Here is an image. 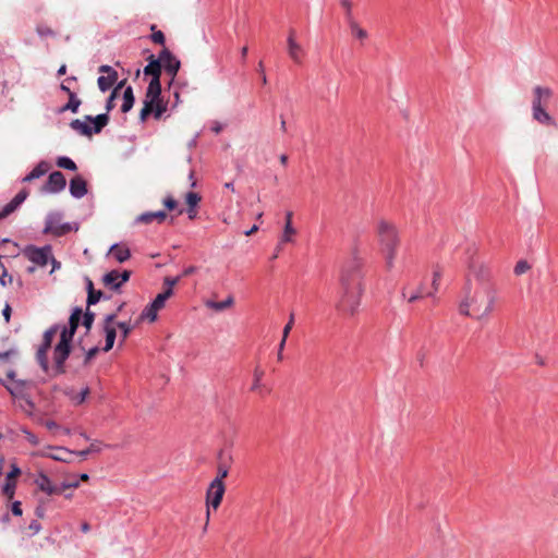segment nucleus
<instances>
[{
	"mask_svg": "<svg viewBox=\"0 0 558 558\" xmlns=\"http://www.w3.org/2000/svg\"><path fill=\"white\" fill-rule=\"evenodd\" d=\"M363 264V259L354 253L340 270L339 293L335 307L345 317H354L361 306L364 293Z\"/></svg>",
	"mask_w": 558,
	"mask_h": 558,
	"instance_id": "obj_1",
	"label": "nucleus"
},
{
	"mask_svg": "<svg viewBox=\"0 0 558 558\" xmlns=\"http://www.w3.org/2000/svg\"><path fill=\"white\" fill-rule=\"evenodd\" d=\"M496 301L497 290L495 286H473V280L468 279L458 310L463 316L481 320L492 314Z\"/></svg>",
	"mask_w": 558,
	"mask_h": 558,
	"instance_id": "obj_2",
	"label": "nucleus"
},
{
	"mask_svg": "<svg viewBox=\"0 0 558 558\" xmlns=\"http://www.w3.org/2000/svg\"><path fill=\"white\" fill-rule=\"evenodd\" d=\"M377 239L386 268L390 271L395 267L400 245V235L396 225L387 220H379L377 223Z\"/></svg>",
	"mask_w": 558,
	"mask_h": 558,
	"instance_id": "obj_3",
	"label": "nucleus"
},
{
	"mask_svg": "<svg viewBox=\"0 0 558 558\" xmlns=\"http://www.w3.org/2000/svg\"><path fill=\"white\" fill-rule=\"evenodd\" d=\"M82 318V310L75 308L69 319V327H63L60 341L53 351L54 371L57 374L64 373V362L70 354V343Z\"/></svg>",
	"mask_w": 558,
	"mask_h": 558,
	"instance_id": "obj_4",
	"label": "nucleus"
},
{
	"mask_svg": "<svg viewBox=\"0 0 558 558\" xmlns=\"http://www.w3.org/2000/svg\"><path fill=\"white\" fill-rule=\"evenodd\" d=\"M553 90L546 86H535L532 90V117L542 125L556 126L555 119L546 111L551 97Z\"/></svg>",
	"mask_w": 558,
	"mask_h": 558,
	"instance_id": "obj_5",
	"label": "nucleus"
},
{
	"mask_svg": "<svg viewBox=\"0 0 558 558\" xmlns=\"http://www.w3.org/2000/svg\"><path fill=\"white\" fill-rule=\"evenodd\" d=\"M109 117L107 113H100L96 117L85 116L84 120H72L70 126L73 131L84 136H92L94 133H100L108 124Z\"/></svg>",
	"mask_w": 558,
	"mask_h": 558,
	"instance_id": "obj_6",
	"label": "nucleus"
},
{
	"mask_svg": "<svg viewBox=\"0 0 558 558\" xmlns=\"http://www.w3.org/2000/svg\"><path fill=\"white\" fill-rule=\"evenodd\" d=\"M226 492V486L223 482L219 481H211L207 490H206V524H208L209 517H210V508L214 510L218 509L220 506L223 495ZM207 525H205L206 527Z\"/></svg>",
	"mask_w": 558,
	"mask_h": 558,
	"instance_id": "obj_7",
	"label": "nucleus"
},
{
	"mask_svg": "<svg viewBox=\"0 0 558 558\" xmlns=\"http://www.w3.org/2000/svg\"><path fill=\"white\" fill-rule=\"evenodd\" d=\"M72 230H77V228H73L71 223H62V215L60 213L52 211L47 215L44 228L45 234L62 236Z\"/></svg>",
	"mask_w": 558,
	"mask_h": 558,
	"instance_id": "obj_8",
	"label": "nucleus"
},
{
	"mask_svg": "<svg viewBox=\"0 0 558 558\" xmlns=\"http://www.w3.org/2000/svg\"><path fill=\"white\" fill-rule=\"evenodd\" d=\"M468 279L473 280V286H495L489 266L476 260L470 264V276Z\"/></svg>",
	"mask_w": 558,
	"mask_h": 558,
	"instance_id": "obj_9",
	"label": "nucleus"
},
{
	"mask_svg": "<svg viewBox=\"0 0 558 558\" xmlns=\"http://www.w3.org/2000/svg\"><path fill=\"white\" fill-rule=\"evenodd\" d=\"M52 247L50 245H45L43 247H37L35 245H27L23 250L24 256L32 262L34 265L39 267H45L50 258H51Z\"/></svg>",
	"mask_w": 558,
	"mask_h": 558,
	"instance_id": "obj_10",
	"label": "nucleus"
},
{
	"mask_svg": "<svg viewBox=\"0 0 558 558\" xmlns=\"http://www.w3.org/2000/svg\"><path fill=\"white\" fill-rule=\"evenodd\" d=\"M158 61L160 62L161 70H165V72L170 76V82H172L177 76L181 65L178 58L173 56L167 48H165L159 53Z\"/></svg>",
	"mask_w": 558,
	"mask_h": 558,
	"instance_id": "obj_11",
	"label": "nucleus"
},
{
	"mask_svg": "<svg viewBox=\"0 0 558 558\" xmlns=\"http://www.w3.org/2000/svg\"><path fill=\"white\" fill-rule=\"evenodd\" d=\"M11 395L14 397L16 405L29 417L36 420L37 423H43L41 418L35 417L34 409L35 403L29 399V397L23 393L22 390L17 388L10 389Z\"/></svg>",
	"mask_w": 558,
	"mask_h": 558,
	"instance_id": "obj_12",
	"label": "nucleus"
},
{
	"mask_svg": "<svg viewBox=\"0 0 558 558\" xmlns=\"http://www.w3.org/2000/svg\"><path fill=\"white\" fill-rule=\"evenodd\" d=\"M66 185L65 177L60 171L50 173L46 184L43 186V193L56 194L64 190Z\"/></svg>",
	"mask_w": 558,
	"mask_h": 558,
	"instance_id": "obj_13",
	"label": "nucleus"
},
{
	"mask_svg": "<svg viewBox=\"0 0 558 558\" xmlns=\"http://www.w3.org/2000/svg\"><path fill=\"white\" fill-rule=\"evenodd\" d=\"M292 217H293L292 211L286 213V223H284L282 234L279 238L277 251L280 250L281 245H283L286 243H292L294 241V236L296 235V229L292 225Z\"/></svg>",
	"mask_w": 558,
	"mask_h": 558,
	"instance_id": "obj_14",
	"label": "nucleus"
},
{
	"mask_svg": "<svg viewBox=\"0 0 558 558\" xmlns=\"http://www.w3.org/2000/svg\"><path fill=\"white\" fill-rule=\"evenodd\" d=\"M28 192L26 190L20 191L11 202L4 205L0 210V220L7 218L14 213L17 207L27 198Z\"/></svg>",
	"mask_w": 558,
	"mask_h": 558,
	"instance_id": "obj_15",
	"label": "nucleus"
},
{
	"mask_svg": "<svg viewBox=\"0 0 558 558\" xmlns=\"http://www.w3.org/2000/svg\"><path fill=\"white\" fill-rule=\"evenodd\" d=\"M49 449H53V453H49L47 450H41L37 454L40 457H47L56 461L70 463L71 459L70 456L74 454V451L69 450L64 447H48Z\"/></svg>",
	"mask_w": 558,
	"mask_h": 558,
	"instance_id": "obj_16",
	"label": "nucleus"
},
{
	"mask_svg": "<svg viewBox=\"0 0 558 558\" xmlns=\"http://www.w3.org/2000/svg\"><path fill=\"white\" fill-rule=\"evenodd\" d=\"M61 90L65 92L69 96V101L59 109V112H65L71 111L73 113H76L78 111V108L82 104L81 99L77 97V95L70 89V87H66L64 83L60 85Z\"/></svg>",
	"mask_w": 558,
	"mask_h": 558,
	"instance_id": "obj_17",
	"label": "nucleus"
},
{
	"mask_svg": "<svg viewBox=\"0 0 558 558\" xmlns=\"http://www.w3.org/2000/svg\"><path fill=\"white\" fill-rule=\"evenodd\" d=\"M35 484L37 487L46 493L47 495H57L61 494L60 486H56L51 480L44 473H40L37 478L35 480Z\"/></svg>",
	"mask_w": 558,
	"mask_h": 558,
	"instance_id": "obj_18",
	"label": "nucleus"
},
{
	"mask_svg": "<svg viewBox=\"0 0 558 558\" xmlns=\"http://www.w3.org/2000/svg\"><path fill=\"white\" fill-rule=\"evenodd\" d=\"M428 290L425 289L424 283H421L416 289H410L409 287H404L401 291V295L409 303H414L426 296V292Z\"/></svg>",
	"mask_w": 558,
	"mask_h": 558,
	"instance_id": "obj_19",
	"label": "nucleus"
},
{
	"mask_svg": "<svg viewBox=\"0 0 558 558\" xmlns=\"http://www.w3.org/2000/svg\"><path fill=\"white\" fill-rule=\"evenodd\" d=\"M287 51H288V56L294 63H296V64L302 63V58L304 56V49L296 40L287 38Z\"/></svg>",
	"mask_w": 558,
	"mask_h": 558,
	"instance_id": "obj_20",
	"label": "nucleus"
},
{
	"mask_svg": "<svg viewBox=\"0 0 558 558\" xmlns=\"http://www.w3.org/2000/svg\"><path fill=\"white\" fill-rule=\"evenodd\" d=\"M160 94H161L160 80H158V77H151V80L148 84L147 90H146L145 101H148L149 104L155 105V102L158 99H160Z\"/></svg>",
	"mask_w": 558,
	"mask_h": 558,
	"instance_id": "obj_21",
	"label": "nucleus"
},
{
	"mask_svg": "<svg viewBox=\"0 0 558 558\" xmlns=\"http://www.w3.org/2000/svg\"><path fill=\"white\" fill-rule=\"evenodd\" d=\"M70 193L75 198H82L87 193L86 181L77 175L70 181Z\"/></svg>",
	"mask_w": 558,
	"mask_h": 558,
	"instance_id": "obj_22",
	"label": "nucleus"
},
{
	"mask_svg": "<svg viewBox=\"0 0 558 558\" xmlns=\"http://www.w3.org/2000/svg\"><path fill=\"white\" fill-rule=\"evenodd\" d=\"M293 324H294V314L291 313L288 323L283 327L282 338H281V341H280V343L278 345V351H277V359H278V361H282L283 360V350H284V347H286L289 333H290V331H291V329L293 327Z\"/></svg>",
	"mask_w": 558,
	"mask_h": 558,
	"instance_id": "obj_23",
	"label": "nucleus"
},
{
	"mask_svg": "<svg viewBox=\"0 0 558 558\" xmlns=\"http://www.w3.org/2000/svg\"><path fill=\"white\" fill-rule=\"evenodd\" d=\"M50 169V163L47 161H40L26 177L23 178V182H29L38 179L46 174Z\"/></svg>",
	"mask_w": 558,
	"mask_h": 558,
	"instance_id": "obj_24",
	"label": "nucleus"
},
{
	"mask_svg": "<svg viewBox=\"0 0 558 558\" xmlns=\"http://www.w3.org/2000/svg\"><path fill=\"white\" fill-rule=\"evenodd\" d=\"M109 253L116 258L117 262L123 263L131 256L130 250L124 245L113 244L111 245Z\"/></svg>",
	"mask_w": 558,
	"mask_h": 558,
	"instance_id": "obj_25",
	"label": "nucleus"
},
{
	"mask_svg": "<svg viewBox=\"0 0 558 558\" xmlns=\"http://www.w3.org/2000/svg\"><path fill=\"white\" fill-rule=\"evenodd\" d=\"M149 62L144 68V74L150 75L151 77H158L160 80L161 68L158 58L156 59L153 54L148 58Z\"/></svg>",
	"mask_w": 558,
	"mask_h": 558,
	"instance_id": "obj_26",
	"label": "nucleus"
},
{
	"mask_svg": "<svg viewBox=\"0 0 558 558\" xmlns=\"http://www.w3.org/2000/svg\"><path fill=\"white\" fill-rule=\"evenodd\" d=\"M167 215L162 210L153 211V213H144L140 215L136 219L137 222L142 223H150L154 220H158L159 222L166 219Z\"/></svg>",
	"mask_w": 558,
	"mask_h": 558,
	"instance_id": "obj_27",
	"label": "nucleus"
},
{
	"mask_svg": "<svg viewBox=\"0 0 558 558\" xmlns=\"http://www.w3.org/2000/svg\"><path fill=\"white\" fill-rule=\"evenodd\" d=\"M233 302H234L233 296L229 295L226 300H223L221 302H216V301H213V300H208V301L205 302V306L210 308V310H214L216 312H222L226 308L232 306Z\"/></svg>",
	"mask_w": 558,
	"mask_h": 558,
	"instance_id": "obj_28",
	"label": "nucleus"
},
{
	"mask_svg": "<svg viewBox=\"0 0 558 558\" xmlns=\"http://www.w3.org/2000/svg\"><path fill=\"white\" fill-rule=\"evenodd\" d=\"M348 26L350 28V32L352 34V36L359 40H365L367 37H368V33L366 32V29H364L359 23L357 21L354 19L350 22H348Z\"/></svg>",
	"mask_w": 558,
	"mask_h": 558,
	"instance_id": "obj_29",
	"label": "nucleus"
},
{
	"mask_svg": "<svg viewBox=\"0 0 558 558\" xmlns=\"http://www.w3.org/2000/svg\"><path fill=\"white\" fill-rule=\"evenodd\" d=\"M117 78H118L117 72H112V74H109L106 76L105 75L99 76L97 80L99 89L101 92H107L108 89H110L112 87V85L114 84Z\"/></svg>",
	"mask_w": 558,
	"mask_h": 558,
	"instance_id": "obj_30",
	"label": "nucleus"
},
{
	"mask_svg": "<svg viewBox=\"0 0 558 558\" xmlns=\"http://www.w3.org/2000/svg\"><path fill=\"white\" fill-rule=\"evenodd\" d=\"M134 100L135 99H134V95H133V89L131 86H128L123 92V102L121 106L122 112H124V113L129 112L134 105Z\"/></svg>",
	"mask_w": 558,
	"mask_h": 558,
	"instance_id": "obj_31",
	"label": "nucleus"
},
{
	"mask_svg": "<svg viewBox=\"0 0 558 558\" xmlns=\"http://www.w3.org/2000/svg\"><path fill=\"white\" fill-rule=\"evenodd\" d=\"M105 333H106V344L104 347V351L108 352L112 349L114 344V340L117 338V331L114 326H108L104 327Z\"/></svg>",
	"mask_w": 558,
	"mask_h": 558,
	"instance_id": "obj_32",
	"label": "nucleus"
},
{
	"mask_svg": "<svg viewBox=\"0 0 558 558\" xmlns=\"http://www.w3.org/2000/svg\"><path fill=\"white\" fill-rule=\"evenodd\" d=\"M264 371L260 367H256L253 373V384L251 387L252 391H258L262 392L264 385L262 383V379L264 377Z\"/></svg>",
	"mask_w": 558,
	"mask_h": 558,
	"instance_id": "obj_33",
	"label": "nucleus"
},
{
	"mask_svg": "<svg viewBox=\"0 0 558 558\" xmlns=\"http://www.w3.org/2000/svg\"><path fill=\"white\" fill-rule=\"evenodd\" d=\"M102 281L107 287H110L111 289H114V290L119 289L120 283H119L118 270H111V271L107 272L104 276Z\"/></svg>",
	"mask_w": 558,
	"mask_h": 558,
	"instance_id": "obj_34",
	"label": "nucleus"
},
{
	"mask_svg": "<svg viewBox=\"0 0 558 558\" xmlns=\"http://www.w3.org/2000/svg\"><path fill=\"white\" fill-rule=\"evenodd\" d=\"M58 330H59L58 325L51 326L49 329H47L44 333L43 343L40 347L50 349L52 340L56 337Z\"/></svg>",
	"mask_w": 558,
	"mask_h": 558,
	"instance_id": "obj_35",
	"label": "nucleus"
},
{
	"mask_svg": "<svg viewBox=\"0 0 558 558\" xmlns=\"http://www.w3.org/2000/svg\"><path fill=\"white\" fill-rule=\"evenodd\" d=\"M441 278V269L435 268L433 271L432 289L426 292V296H434L439 290V281Z\"/></svg>",
	"mask_w": 558,
	"mask_h": 558,
	"instance_id": "obj_36",
	"label": "nucleus"
},
{
	"mask_svg": "<svg viewBox=\"0 0 558 558\" xmlns=\"http://www.w3.org/2000/svg\"><path fill=\"white\" fill-rule=\"evenodd\" d=\"M48 350L49 349H47V348L39 347V349L36 353V360H37L38 364L40 365V367L43 368V371H45V372H47L49 369V362H48V356H47Z\"/></svg>",
	"mask_w": 558,
	"mask_h": 558,
	"instance_id": "obj_37",
	"label": "nucleus"
},
{
	"mask_svg": "<svg viewBox=\"0 0 558 558\" xmlns=\"http://www.w3.org/2000/svg\"><path fill=\"white\" fill-rule=\"evenodd\" d=\"M172 295V291L165 290L163 292L157 294V296L151 302L153 307H157L159 311L165 306L166 301Z\"/></svg>",
	"mask_w": 558,
	"mask_h": 558,
	"instance_id": "obj_38",
	"label": "nucleus"
},
{
	"mask_svg": "<svg viewBox=\"0 0 558 558\" xmlns=\"http://www.w3.org/2000/svg\"><path fill=\"white\" fill-rule=\"evenodd\" d=\"M158 308L157 307H153V304H148L142 312L141 316H140V319L141 320H144V319H147L149 322H155L156 318H157V313H158Z\"/></svg>",
	"mask_w": 558,
	"mask_h": 558,
	"instance_id": "obj_39",
	"label": "nucleus"
},
{
	"mask_svg": "<svg viewBox=\"0 0 558 558\" xmlns=\"http://www.w3.org/2000/svg\"><path fill=\"white\" fill-rule=\"evenodd\" d=\"M123 84H124V82L119 83V84L113 88V90L111 92L110 96L108 97L107 102H106V110H107V112H106V113H107V114H108V112H109V111H111V110L114 108V106H116L114 100H116V98L118 97V95H119V89H120V88H122Z\"/></svg>",
	"mask_w": 558,
	"mask_h": 558,
	"instance_id": "obj_40",
	"label": "nucleus"
},
{
	"mask_svg": "<svg viewBox=\"0 0 558 558\" xmlns=\"http://www.w3.org/2000/svg\"><path fill=\"white\" fill-rule=\"evenodd\" d=\"M57 166L71 171H75L77 169L75 162L65 156L59 157L57 159Z\"/></svg>",
	"mask_w": 558,
	"mask_h": 558,
	"instance_id": "obj_41",
	"label": "nucleus"
},
{
	"mask_svg": "<svg viewBox=\"0 0 558 558\" xmlns=\"http://www.w3.org/2000/svg\"><path fill=\"white\" fill-rule=\"evenodd\" d=\"M339 2L342 9L344 10L347 23L354 20L352 2L350 0H339Z\"/></svg>",
	"mask_w": 558,
	"mask_h": 558,
	"instance_id": "obj_42",
	"label": "nucleus"
},
{
	"mask_svg": "<svg viewBox=\"0 0 558 558\" xmlns=\"http://www.w3.org/2000/svg\"><path fill=\"white\" fill-rule=\"evenodd\" d=\"M117 326L121 330V343H122L129 337L130 332L133 329V326L130 323H126V322H120V323L117 324Z\"/></svg>",
	"mask_w": 558,
	"mask_h": 558,
	"instance_id": "obj_43",
	"label": "nucleus"
},
{
	"mask_svg": "<svg viewBox=\"0 0 558 558\" xmlns=\"http://www.w3.org/2000/svg\"><path fill=\"white\" fill-rule=\"evenodd\" d=\"M16 483L10 478H7L5 484L3 485L2 492L9 498H12L15 492Z\"/></svg>",
	"mask_w": 558,
	"mask_h": 558,
	"instance_id": "obj_44",
	"label": "nucleus"
},
{
	"mask_svg": "<svg viewBox=\"0 0 558 558\" xmlns=\"http://www.w3.org/2000/svg\"><path fill=\"white\" fill-rule=\"evenodd\" d=\"M167 110V105L163 104V101L161 99H158L156 102H155V106H154V116L156 119H159L161 118V116L163 114V112Z\"/></svg>",
	"mask_w": 558,
	"mask_h": 558,
	"instance_id": "obj_45",
	"label": "nucleus"
},
{
	"mask_svg": "<svg viewBox=\"0 0 558 558\" xmlns=\"http://www.w3.org/2000/svg\"><path fill=\"white\" fill-rule=\"evenodd\" d=\"M102 296V292L100 290L98 291H88V294H87V305L90 306V305H94L96 304L97 302H99V300L101 299Z\"/></svg>",
	"mask_w": 558,
	"mask_h": 558,
	"instance_id": "obj_46",
	"label": "nucleus"
},
{
	"mask_svg": "<svg viewBox=\"0 0 558 558\" xmlns=\"http://www.w3.org/2000/svg\"><path fill=\"white\" fill-rule=\"evenodd\" d=\"M88 393H89V389H88V387H85L77 395H74V396L71 397L72 401L75 404H81V403H83L85 401V399L88 396Z\"/></svg>",
	"mask_w": 558,
	"mask_h": 558,
	"instance_id": "obj_47",
	"label": "nucleus"
},
{
	"mask_svg": "<svg viewBox=\"0 0 558 558\" xmlns=\"http://www.w3.org/2000/svg\"><path fill=\"white\" fill-rule=\"evenodd\" d=\"M530 269V265L526 260H519L514 266V274L517 276L523 275Z\"/></svg>",
	"mask_w": 558,
	"mask_h": 558,
	"instance_id": "obj_48",
	"label": "nucleus"
},
{
	"mask_svg": "<svg viewBox=\"0 0 558 558\" xmlns=\"http://www.w3.org/2000/svg\"><path fill=\"white\" fill-rule=\"evenodd\" d=\"M185 201L189 207H196L198 202L201 201V197L197 193L190 192L186 194Z\"/></svg>",
	"mask_w": 558,
	"mask_h": 558,
	"instance_id": "obj_49",
	"label": "nucleus"
},
{
	"mask_svg": "<svg viewBox=\"0 0 558 558\" xmlns=\"http://www.w3.org/2000/svg\"><path fill=\"white\" fill-rule=\"evenodd\" d=\"M154 106H155L154 104H149L148 101L144 100V107L142 108L141 113H140V119L142 121H145L147 116L153 112Z\"/></svg>",
	"mask_w": 558,
	"mask_h": 558,
	"instance_id": "obj_50",
	"label": "nucleus"
},
{
	"mask_svg": "<svg viewBox=\"0 0 558 558\" xmlns=\"http://www.w3.org/2000/svg\"><path fill=\"white\" fill-rule=\"evenodd\" d=\"M228 468L223 464H219L217 468V476L213 481L223 482V480L228 476Z\"/></svg>",
	"mask_w": 558,
	"mask_h": 558,
	"instance_id": "obj_51",
	"label": "nucleus"
},
{
	"mask_svg": "<svg viewBox=\"0 0 558 558\" xmlns=\"http://www.w3.org/2000/svg\"><path fill=\"white\" fill-rule=\"evenodd\" d=\"M36 32L40 37L54 36V32L46 25H38Z\"/></svg>",
	"mask_w": 558,
	"mask_h": 558,
	"instance_id": "obj_52",
	"label": "nucleus"
},
{
	"mask_svg": "<svg viewBox=\"0 0 558 558\" xmlns=\"http://www.w3.org/2000/svg\"><path fill=\"white\" fill-rule=\"evenodd\" d=\"M22 433L25 435V438L29 444H32L33 446L39 445L38 437L32 432H29L27 428H22Z\"/></svg>",
	"mask_w": 558,
	"mask_h": 558,
	"instance_id": "obj_53",
	"label": "nucleus"
},
{
	"mask_svg": "<svg viewBox=\"0 0 558 558\" xmlns=\"http://www.w3.org/2000/svg\"><path fill=\"white\" fill-rule=\"evenodd\" d=\"M179 277L172 278V277H166L163 279V284L166 287L165 290H170L173 292V287L179 282Z\"/></svg>",
	"mask_w": 558,
	"mask_h": 558,
	"instance_id": "obj_54",
	"label": "nucleus"
},
{
	"mask_svg": "<svg viewBox=\"0 0 558 558\" xmlns=\"http://www.w3.org/2000/svg\"><path fill=\"white\" fill-rule=\"evenodd\" d=\"M28 531L31 532L29 535L31 536H34L36 535L37 533L40 532L41 530V524L37 521V520H33L29 524H28Z\"/></svg>",
	"mask_w": 558,
	"mask_h": 558,
	"instance_id": "obj_55",
	"label": "nucleus"
},
{
	"mask_svg": "<svg viewBox=\"0 0 558 558\" xmlns=\"http://www.w3.org/2000/svg\"><path fill=\"white\" fill-rule=\"evenodd\" d=\"M93 323H94V314L92 312L87 311L83 317V325L86 327L87 330H89L92 328Z\"/></svg>",
	"mask_w": 558,
	"mask_h": 558,
	"instance_id": "obj_56",
	"label": "nucleus"
},
{
	"mask_svg": "<svg viewBox=\"0 0 558 558\" xmlns=\"http://www.w3.org/2000/svg\"><path fill=\"white\" fill-rule=\"evenodd\" d=\"M101 441L99 440H92L90 446L88 447L89 453L100 452L101 451Z\"/></svg>",
	"mask_w": 558,
	"mask_h": 558,
	"instance_id": "obj_57",
	"label": "nucleus"
},
{
	"mask_svg": "<svg viewBox=\"0 0 558 558\" xmlns=\"http://www.w3.org/2000/svg\"><path fill=\"white\" fill-rule=\"evenodd\" d=\"M151 40L156 44L162 45L165 43V35L162 32H154L151 35Z\"/></svg>",
	"mask_w": 558,
	"mask_h": 558,
	"instance_id": "obj_58",
	"label": "nucleus"
},
{
	"mask_svg": "<svg viewBox=\"0 0 558 558\" xmlns=\"http://www.w3.org/2000/svg\"><path fill=\"white\" fill-rule=\"evenodd\" d=\"M120 287L130 279L131 272L129 270L118 271Z\"/></svg>",
	"mask_w": 558,
	"mask_h": 558,
	"instance_id": "obj_59",
	"label": "nucleus"
},
{
	"mask_svg": "<svg viewBox=\"0 0 558 558\" xmlns=\"http://www.w3.org/2000/svg\"><path fill=\"white\" fill-rule=\"evenodd\" d=\"M98 353V348L94 347L86 352L84 363L87 364Z\"/></svg>",
	"mask_w": 558,
	"mask_h": 558,
	"instance_id": "obj_60",
	"label": "nucleus"
},
{
	"mask_svg": "<svg viewBox=\"0 0 558 558\" xmlns=\"http://www.w3.org/2000/svg\"><path fill=\"white\" fill-rule=\"evenodd\" d=\"M163 204L169 210H172L177 207V201L171 196L165 198Z\"/></svg>",
	"mask_w": 558,
	"mask_h": 558,
	"instance_id": "obj_61",
	"label": "nucleus"
},
{
	"mask_svg": "<svg viewBox=\"0 0 558 558\" xmlns=\"http://www.w3.org/2000/svg\"><path fill=\"white\" fill-rule=\"evenodd\" d=\"M21 473V470L16 466V465H13L12 466V470L9 472V474L7 475V478H10L12 481H14V478L16 476H19Z\"/></svg>",
	"mask_w": 558,
	"mask_h": 558,
	"instance_id": "obj_62",
	"label": "nucleus"
},
{
	"mask_svg": "<svg viewBox=\"0 0 558 558\" xmlns=\"http://www.w3.org/2000/svg\"><path fill=\"white\" fill-rule=\"evenodd\" d=\"M12 513L14 515H22L23 511H22V507H21V502L20 501H15L13 502L12 505Z\"/></svg>",
	"mask_w": 558,
	"mask_h": 558,
	"instance_id": "obj_63",
	"label": "nucleus"
},
{
	"mask_svg": "<svg viewBox=\"0 0 558 558\" xmlns=\"http://www.w3.org/2000/svg\"><path fill=\"white\" fill-rule=\"evenodd\" d=\"M116 314H109L105 317L104 327L114 326Z\"/></svg>",
	"mask_w": 558,
	"mask_h": 558,
	"instance_id": "obj_64",
	"label": "nucleus"
}]
</instances>
